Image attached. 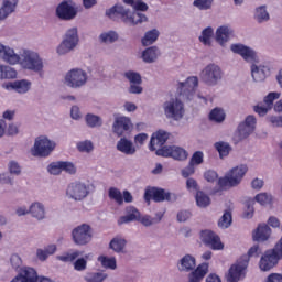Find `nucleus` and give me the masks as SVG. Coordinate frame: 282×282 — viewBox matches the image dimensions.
<instances>
[{
    "label": "nucleus",
    "mask_w": 282,
    "mask_h": 282,
    "mask_svg": "<svg viewBox=\"0 0 282 282\" xmlns=\"http://www.w3.org/2000/svg\"><path fill=\"white\" fill-rule=\"evenodd\" d=\"M230 48L234 54L242 56L247 63H257V53L250 47L243 44H232Z\"/></svg>",
    "instance_id": "nucleus-19"
},
{
    "label": "nucleus",
    "mask_w": 282,
    "mask_h": 282,
    "mask_svg": "<svg viewBox=\"0 0 282 282\" xmlns=\"http://www.w3.org/2000/svg\"><path fill=\"white\" fill-rule=\"evenodd\" d=\"M131 119L127 117H118L113 122L112 131L120 138L121 135H124V133H128V131H131Z\"/></svg>",
    "instance_id": "nucleus-22"
},
{
    "label": "nucleus",
    "mask_w": 282,
    "mask_h": 282,
    "mask_svg": "<svg viewBox=\"0 0 282 282\" xmlns=\"http://www.w3.org/2000/svg\"><path fill=\"white\" fill-rule=\"evenodd\" d=\"M20 64L24 69H30L31 72L43 70V59L32 51H24Z\"/></svg>",
    "instance_id": "nucleus-9"
},
{
    "label": "nucleus",
    "mask_w": 282,
    "mask_h": 282,
    "mask_svg": "<svg viewBox=\"0 0 282 282\" xmlns=\"http://www.w3.org/2000/svg\"><path fill=\"white\" fill-rule=\"evenodd\" d=\"M221 68L218 65L209 64L200 73V78L205 85L215 87L221 80Z\"/></svg>",
    "instance_id": "nucleus-8"
},
{
    "label": "nucleus",
    "mask_w": 282,
    "mask_h": 282,
    "mask_svg": "<svg viewBox=\"0 0 282 282\" xmlns=\"http://www.w3.org/2000/svg\"><path fill=\"white\" fill-rule=\"evenodd\" d=\"M9 171L13 175H19L21 173V166H19V163L11 161L9 164Z\"/></svg>",
    "instance_id": "nucleus-58"
},
{
    "label": "nucleus",
    "mask_w": 282,
    "mask_h": 282,
    "mask_svg": "<svg viewBox=\"0 0 282 282\" xmlns=\"http://www.w3.org/2000/svg\"><path fill=\"white\" fill-rule=\"evenodd\" d=\"M98 261H100V263L104 268H109L110 270H116V268H117L116 258H108L105 256H100L98 258Z\"/></svg>",
    "instance_id": "nucleus-44"
},
{
    "label": "nucleus",
    "mask_w": 282,
    "mask_h": 282,
    "mask_svg": "<svg viewBox=\"0 0 282 282\" xmlns=\"http://www.w3.org/2000/svg\"><path fill=\"white\" fill-rule=\"evenodd\" d=\"M166 118L172 120H182L184 118V104L178 99H172L164 105Z\"/></svg>",
    "instance_id": "nucleus-13"
},
{
    "label": "nucleus",
    "mask_w": 282,
    "mask_h": 282,
    "mask_svg": "<svg viewBox=\"0 0 282 282\" xmlns=\"http://www.w3.org/2000/svg\"><path fill=\"white\" fill-rule=\"evenodd\" d=\"M195 173V165L189 163L185 169L182 170L183 177H191Z\"/></svg>",
    "instance_id": "nucleus-56"
},
{
    "label": "nucleus",
    "mask_w": 282,
    "mask_h": 282,
    "mask_svg": "<svg viewBox=\"0 0 282 282\" xmlns=\"http://www.w3.org/2000/svg\"><path fill=\"white\" fill-rule=\"evenodd\" d=\"M62 164V171H65V173H69V175H74L76 173V166L72 162L67 161H61Z\"/></svg>",
    "instance_id": "nucleus-55"
},
{
    "label": "nucleus",
    "mask_w": 282,
    "mask_h": 282,
    "mask_svg": "<svg viewBox=\"0 0 282 282\" xmlns=\"http://www.w3.org/2000/svg\"><path fill=\"white\" fill-rule=\"evenodd\" d=\"M66 195L70 199H75V202H83V199L89 195V189H87L85 183L73 182L68 184Z\"/></svg>",
    "instance_id": "nucleus-12"
},
{
    "label": "nucleus",
    "mask_w": 282,
    "mask_h": 282,
    "mask_svg": "<svg viewBox=\"0 0 282 282\" xmlns=\"http://www.w3.org/2000/svg\"><path fill=\"white\" fill-rule=\"evenodd\" d=\"M186 186L188 191H197V181L195 178H187Z\"/></svg>",
    "instance_id": "nucleus-63"
},
{
    "label": "nucleus",
    "mask_w": 282,
    "mask_h": 282,
    "mask_svg": "<svg viewBox=\"0 0 282 282\" xmlns=\"http://www.w3.org/2000/svg\"><path fill=\"white\" fill-rule=\"evenodd\" d=\"M260 254L261 248H259V245L251 247L248 251V254L242 256L237 264L230 267L229 273L227 275V282H238L243 274V270L248 268L250 258L254 257L257 259Z\"/></svg>",
    "instance_id": "nucleus-3"
},
{
    "label": "nucleus",
    "mask_w": 282,
    "mask_h": 282,
    "mask_svg": "<svg viewBox=\"0 0 282 282\" xmlns=\"http://www.w3.org/2000/svg\"><path fill=\"white\" fill-rule=\"evenodd\" d=\"M17 78V70L10 66H0V80Z\"/></svg>",
    "instance_id": "nucleus-36"
},
{
    "label": "nucleus",
    "mask_w": 282,
    "mask_h": 282,
    "mask_svg": "<svg viewBox=\"0 0 282 282\" xmlns=\"http://www.w3.org/2000/svg\"><path fill=\"white\" fill-rule=\"evenodd\" d=\"M19 0H4L3 6L0 9V21L8 19V15L12 14Z\"/></svg>",
    "instance_id": "nucleus-27"
},
{
    "label": "nucleus",
    "mask_w": 282,
    "mask_h": 282,
    "mask_svg": "<svg viewBox=\"0 0 282 282\" xmlns=\"http://www.w3.org/2000/svg\"><path fill=\"white\" fill-rule=\"evenodd\" d=\"M126 6H131L135 12H147L149 4L142 0H122Z\"/></svg>",
    "instance_id": "nucleus-31"
},
{
    "label": "nucleus",
    "mask_w": 282,
    "mask_h": 282,
    "mask_svg": "<svg viewBox=\"0 0 282 282\" xmlns=\"http://www.w3.org/2000/svg\"><path fill=\"white\" fill-rule=\"evenodd\" d=\"M106 14L113 21H116L117 17H120L123 23H128V25H139V23H147L149 21L145 14L140 12L131 13L129 9H124V7L120 4H116L110 8L108 11H106Z\"/></svg>",
    "instance_id": "nucleus-2"
},
{
    "label": "nucleus",
    "mask_w": 282,
    "mask_h": 282,
    "mask_svg": "<svg viewBox=\"0 0 282 282\" xmlns=\"http://www.w3.org/2000/svg\"><path fill=\"white\" fill-rule=\"evenodd\" d=\"M199 86V78L197 76H192L184 83H178V94L181 96H191L194 94L195 89Z\"/></svg>",
    "instance_id": "nucleus-21"
},
{
    "label": "nucleus",
    "mask_w": 282,
    "mask_h": 282,
    "mask_svg": "<svg viewBox=\"0 0 282 282\" xmlns=\"http://www.w3.org/2000/svg\"><path fill=\"white\" fill-rule=\"evenodd\" d=\"M195 259L193 256L187 254L181 260L180 270H183L184 272H191V270H195Z\"/></svg>",
    "instance_id": "nucleus-33"
},
{
    "label": "nucleus",
    "mask_w": 282,
    "mask_h": 282,
    "mask_svg": "<svg viewBox=\"0 0 282 282\" xmlns=\"http://www.w3.org/2000/svg\"><path fill=\"white\" fill-rule=\"evenodd\" d=\"M10 261H11V265H12V268H14V270H17V268H20L21 257H19V254H12Z\"/></svg>",
    "instance_id": "nucleus-61"
},
{
    "label": "nucleus",
    "mask_w": 282,
    "mask_h": 282,
    "mask_svg": "<svg viewBox=\"0 0 282 282\" xmlns=\"http://www.w3.org/2000/svg\"><path fill=\"white\" fill-rule=\"evenodd\" d=\"M56 144L52 142L47 137H40L35 140L33 147V155L39 158H47L55 149Z\"/></svg>",
    "instance_id": "nucleus-11"
},
{
    "label": "nucleus",
    "mask_w": 282,
    "mask_h": 282,
    "mask_svg": "<svg viewBox=\"0 0 282 282\" xmlns=\"http://www.w3.org/2000/svg\"><path fill=\"white\" fill-rule=\"evenodd\" d=\"M117 149L118 151H121V153H126V155H133V153H135L133 143L124 138H121L117 143Z\"/></svg>",
    "instance_id": "nucleus-28"
},
{
    "label": "nucleus",
    "mask_w": 282,
    "mask_h": 282,
    "mask_svg": "<svg viewBox=\"0 0 282 282\" xmlns=\"http://www.w3.org/2000/svg\"><path fill=\"white\" fill-rule=\"evenodd\" d=\"M47 171L51 175H61L63 173L61 161L51 163Z\"/></svg>",
    "instance_id": "nucleus-53"
},
{
    "label": "nucleus",
    "mask_w": 282,
    "mask_h": 282,
    "mask_svg": "<svg viewBox=\"0 0 282 282\" xmlns=\"http://www.w3.org/2000/svg\"><path fill=\"white\" fill-rule=\"evenodd\" d=\"M170 135L171 134L164 130L154 132L150 140V151H155V155L161 158H173V160L184 162V160L188 159V152L184 150V148L177 145H164Z\"/></svg>",
    "instance_id": "nucleus-1"
},
{
    "label": "nucleus",
    "mask_w": 282,
    "mask_h": 282,
    "mask_svg": "<svg viewBox=\"0 0 282 282\" xmlns=\"http://www.w3.org/2000/svg\"><path fill=\"white\" fill-rule=\"evenodd\" d=\"M215 149L219 153V158H228L230 155V151H232V148L229 143H226L224 141H219L215 143Z\"/></svg>",
    "instance_id": "nucleus-34"
},
{
    "label": "nucleus",
    "mask_w": 282,
    "mask_h": 282,
    "mask_svg": "<svg viewBox=\"0 0 282 282\" xmlns=\"http://www.w3.org/2000/svg\"><path fill=\"white\" fill-rule=\"evenodd\" d=\"M215 0H194L193 6L198 10H210Z\"/></svg>",
    "instance_id": "nucleus-48"
},
{
    "label": "nucleus",
    "mask_w": 282,
    "mask_h": 282,
    "mask_svg": "<svg viewBox=\"0 0 282 282\" xmlns=\"http://www.w3.org/2000/svg\"><path fill=\"white\" fill-rule=\"evenodd\" d=\"M231 224H232V214L230 212H225L220 220L218 221V226L220 228H229Z\"/></svg>",
    "instance_id": "nucleus-45"
},
{
    "label": "nucleus",
    "mask_w": 282,
    "mask_h": 282,
    "mask_svg": "<svg viewBox=\"0 0 282 282\" xmlns=\"http://www.w3.org/2000/svg\"><path fill=\"white\" fill-rule=\"evenodd\" d=\"M78 45V29L73 28L66 32V36L57 47V54H67Z\"/></svg>",
    "instance_id": "nucleus-10"
},
{
    "label": "nucleus",
    "mask_w": 282,
    "mask_h": 282,
    "mask_svg": "<svg viewBox=\"0 0 282 282\" xmlns=\"http://www.w3.org/2000/svg\"><path fill=\"white\" fill-rule=\"evenodd\" d=\"M191 218V212L183 210L177 214V221H187Z\"/></svg>",
    "instance_id": "nucleus-62"
},
{
    "label": "nucleus",
    "mask_w": 282,
    "mask_h": 282,
    "mask_svg": "<svg viewBox=\"0 0 282 282\" xmlns=\"http://www.w3.org/2000/svg\"><path fill=\"white\" fill-rule=\"evenodd\" d=\"M246 173H248V165L236 166L225 177L219 178L218 184L221 188H226V186H239Z\"/></svg>",
    "instance_id": "nucleus-4"
},
{
    "label": "nucleus",
    "mask_w": 282,
    "mask_h": 282,
    "mask_svg": "<svg viewBox=\"0 0 282 282\" xmlns=\"http://www.w3.org/2000/svg\"><path fill=\"white\" fill-rule=\"evenodd\" d=\"M256 202L261 204V206H267V204H272V195L268 193H260L256 196Z\"/></svg>",
    "instance_id": "nucleus-49"
},
{
    "label": "nucleus",
    "mask_w": 282,
    "mask_h": 282,
    "mask_svg": "<svg viewBox=\"0 0 282 282\" xmlns=\"http://www.w3.org/2000/svg\"><path fill=\"white\" fill-rule=\"evenodd\" d=\"M271 108H269L267 105H257L253 108V111H256V113H259L260 116H265V113H268V111H270Z\"/></svg>",
    "instance_id": "nucleus-57"
},
{
    "label": "nucleus",
    "mask_w": 282,
    "mask_h": 282,
    "mask_svg": "<svg viewBox=\"0 0 282 282\" xmlns=\"http://www.w3.org/2000/svg\"><path fill=\"white\" fill-rule=\"evenodd\" d=\"M228 39H230V29L228 26H220L216 31V41L219 45H224V43H228Z\"/></svg>",
    "instance_id": "nucleus-29"
},
{
    "label": "nucleus",
    "mask_w": 282,
    "mask_h": 282,
    "mask_svg": "<svg viewBox=\"0 0 282 282\" xmlns=\"http://www.w3.org/2000/svg\"><path fill=\"white\" fill-rule=\"evenodd\" d=\"M189 164L194 166H199V164H204V152L196 151L191 158Z\"/></svg>",
    "instance_id": "nucleus-50"
},
{
    "label": "nucleus",
    "mask_w": 282,
    "mask_h": 282,
    "mask_svg": "<svg viewBox=\"0 0 282 282\" xmlns=\"http://www.w3.org/2000/svg\"><path fill=\"white\" fill-rule=\"evenodd\" d=\"M31 83L22 79V80H17L10 84V87L12 89H15V91H18V94H25L28 91H30V87H31Z\"/></svg>",
    "instance_id": "nucleus-30"
},
{
    "label": "nucleus",
    "mask_w": 282,
    "mask_h": 282,
    "mask_svg": "<svg viewBox=\"0 0 282 282\" xmlns=\"http://www.w3.org/2000/svg\"><path fill=\"white\" fill-rule=\"evenodd\" d=\"M126 78L131 83L129 93L130 94H142V76L140 73L129 70L124 74Z\"/></svg>",
    "instance_id": "nucleus-23"
},
{
    "label": "nucleus",
    "mask_w": 282,
    "mask_h": 282,
    "mask_svg": "<svg viewBox=\"0 0 282 282\" xmlns=\"http://www.w3.org/2000/svg\"><path fill=\"white\" fill-rule=\"evenodd\" d=\"M200 239L205 246L212 248V250H224V243L217 234L210 230L200 231Z\"/></svg>",
    "instance_id": "nucleus-17"
},
{
    "label": "nucleus",
    "mask_w": 282,
    "mask_h": 282,
    "mask_svg": "<svg viewBox=\"0 0 282 282\" xmlns=\"http://www.w3.org/2000/svg\"><path fill=\"white\" fill-rule=\"evenodd\" d=\"M78 257H83V251L74 250L72 252H66L63 256L57 257V259L64 263H74V270L83 272L87 270V259H89V256H85L84 258Z\"/></svg>",
    "instance_id": "nucleus-5"
},
{
    "label": "nucleus",
    "mask_w": 282,
    "mask_h": 282,
    "mask_svg": "<svg viewBox=\"0 0 282 282\" xmlns=\"http://www.w3.org/2000/svg\"><path fill=\"white\" fill-rule=\"evenodd\" d=\"M208 274V264H199L195 271L189 274V282H202Z\"/></svg>",
    "instance_id": "nucleus-26"
},
{
    "label": "nucleus",
    "mask_w": 282,
    "mask_h": 282,
    "mask_svg": "<svg viewBox=\"0 0 282 282\" xmlns=\"http://www.w3.org/2000/svg\"><path fill=\"white\" fill-rule=\"evenodd\" d=\"M213 28L208 26L204 29L202 35L199 36L200 43H203L204 45H210V39H213Z\"/></svg>",
    "instance_id": "nucleus-42"
},
{
    "label": "nucleus",
    "mask_w": 282,
    "mask_h": 282,
    "mask_svg": "<svg viewBox=\"0 0 282 282\" xmlns=\"http://www.w3.org/2000/svg\"><path fill=\"white\" fill-rule=\"evenodd\" d=\"M142 58L144 63H154L158 58V47L156 46L148 47L145 51H143Z\"/></svg>",
    "instance_id": "nucleus-35"
},
{
    "label": "nucleus",
    "mask_w": 282,
    "mask_h": 282,
    "mask_svg": "<svg viewBox=\"0 0 282 282\" xmlns=\"http://www.w3.org/2000/svg\"><path fill=\"white\" fill-rule=\"evenodd\" d=\"M65 80L68 87H73L74 89L83 87L87 83V73L83 69L74 68L66 74Z\"/></svg>",
    "instance_id": "nucleus-14"
},
{
    "label": "nucleus",
    "mask_w": 282,
    "mask_h": 282,
    "mask_svg": "<svg viewBox=\"0 0 282 282\" xmlns=\"http://www.w3.org/2000/svg\"><path fill=\"white\" fill-rule=\"evenodd\" d=\"M109 197L110 199H115V202H117V204L119 205L124 204V198L122 197V193H120V191L116 187H111L109 189Z\"/></svg>",
    "instance_id": "nucleus-47"
},
{
    "label": "nucleus",
    "mask_w": 282,
    "mask_h": 282,
    "mask_svg": "<svg viewBox=\"0 0 282 282\" xmlns=\"http://www.w3.org/2000/svg\"><path fill=\"white\" fill-rule=\"evenodd\" d=\"M86 123L91 128L102 127V119L96 115L88 113L86 115Z\"/></svg>",
    "instance_id": "nucleus-41"
},
{
    "label": "nucleus",
    "mask_w": 282,
    "mask_h": 282,
    "mask_svg": "<svg viewBox=\"0 0 282 282\" xmlns=\"http://www.w3.org/2000/svg\"><path fill=\"white\" fill-rule=\"evenodd\" d=\"M209 120L213 122H224L226 120V112L221 108H214L209 113Z\"/></svg>",
    "instance_id": "nucleus-38"
},
{
    "label": "nucleus",
    "mask_w": 282,
    "mask_h": 282,
    "mask_svg": "<svg viewBox=\"0 0 282 282\" xmlns=\"http://www.w3.org/2000/svg\"><path fill=\"white\" fill-rule=\"evenodd\" d=\"M76 14H78V11L72 6L70 0L62 1L56 8V15L62 21H72L76 18Z\"/></svg>",
    "instance_id": "nucleus-15"
},
{
    "label": "nucleus",
    "mask_w": 282,
    "mask_h": 282,
    "mask_svg": "<svg viewBox=\"0 0 282 282\" xmlns=\"http://www.w3.org/2000/svg\"><path fill=\"white\" fill-rule=\"evenodd\" d=\"M204 177L207 182H215L217 180V172L209 170L205 172Z\"/></svg>",
    "instance_id": "nucleus-60"
},
{
    "label": "nucleus",
    "mask_w": 282,
    "mask_h": 282,
    "mask_svg": "<svg viewBox=\"0 0 282 282\" xmlns=\"http://www.w3.org/2000/svg\"><path fill=\"white\" fill-rule=\"evenodd\" d=\"M267 282H282V275L279 273H271L268 276V281Z\"/></svg>",
    "instance_id": "nucleus-64"
},
{
    "label": "nucleus",
    "mask_w": 282,
    "mask_h": 282,
    "mask_svg": "<svg viewBox=\"0 0 282 282\" xmlns=\"http://www.w3.org/2000/svg\"><path fill=\"white\" fill-rule=\"evenodd\" d=\"M130 221H140L143 226H153L155 224V219L151 218V216L141 217L135 207H128L127 215L118 219V225L122 226V224H129Z\"/></svg>",
    "instance_id": "nucleus-7"
},
{
    "label": "nucleus",
    "mask_w": 282,
    "mask_h": 282,
    "mask_svg": "<svg viewBox=\"0 0 282 282\" xmlns=\"http://www.w3.org/2000/svg\"><path fill=\"white\" fill-rule=\"evenodd\" d=\"M196 204L197 206H199V208H206L208 206H210V197H208V195H206L204 192L198 191L196 193Z\"/></svg>",
    "instance_id": "nucleus-37"
},
{
    "label": "nucleus",
    "mask_w": 282,
    "mask_h": 282,
    "mask_svg": "<svg viewBox=\"0 0 282 282\" xmlns=\"http://www.w3.org/2000/svg\"><path fill=\"white\" fill-rule=\"evenodd\" d=\"M159 36L160 32L156 29L148 31L144 37L142 39V45H144V47L153 45V43L158 41Z\"/></svg>",
    "instance_id": "nucleus-32"
},
{
    "label": "nucleus",
    "mask_w": 282,
    "mask_h": 282,
    "mask_svg": "<svg viewBox=\"0 0 282 282\" xmlns=\"http://www.w3.org/2000/svg\"><path fill=\"white\" fill-rule=\"evenodd\" d=\"M0 56L10 65H17L21 61V56L14 53V50L0 44Z\"/></svg>",
    "instance_id": "nucleus-24"
},
{
    "label": "nucleus",
    "mask_w": 282,
    "mask_h": 282,
    "mask_svg": "<svg viewBox=\"0 0 282 282\" xmlns=\"http://www.w3.org/2000/svg\"><path fill=\"white\" fill-rule=\"evenodd\" d=\"M29 213H31L32 217H35V219L45 218V207H43L41 203L32 204L29 210L25 207H20L17 209V215H19V217L28 215Z\"/></svg>",
    "instance_id": "nucleus-20"
},
{
    "label": "nucleus",
    "mask_w": 282,
    "mask_h": 282,
    "mask_svg": "<svg viewBox=\"0 0 282 282\" xmlns=\"http://www.w3.org/2000/svg\"><path fill=\"white\" fill-rule=\"evenodd\" d=\"M100 40L102 41V43H115V41H118V33L113 31L102 33L100 35Z\"/></svg>",
    "instance_id": "nucleus-52"
},
{
    "label": "nucleus",
    "mask_w": 282,
    "mask_h": 282,
    "mask_svg": "<svg viewBox=\"0 0 282 282\" xmlns=\"http://www.w3.org/2000/svg\"><path fill=\"white\" fill-rule=\"evenodd\" d=\"M171 202V193L164 191V188L159 187H149L144 192V200L145 202Z\"/></svg>",
    "instance_id": "nucleus-16"
},
{
    "label": "nucleus",
    "mask_w": 282,
    "mask_h": 282,
    "mask_svg": "<svg viewBox=\"0 0 282 282\" xmlns=\"http://www.w3.org/2000/svg\"><path fill=\"white\" fill-rule=\"evenodd\" d=\"M72 237L76 246H87L94 237V231L88 224H82L73 229Z\"/></svg>",
    "instance_id": "nucleus-6"
},
{
    "label": "nucleus",
    "mask_w": 282,
    "mask_h": 282,
    "mask_svg": "<svg viewBox=\"0 0 282 282\" xmlns=\"http://www.w3.org/2000/svg\"><path fill=\"white\" fill-rule=\"evenodd\" d=\"M77 149L80 153H90V151H94V143L91 141H82L77 143Z\"/></svg>",
    "instance_id": "nucleus-51"
},
{
    "label": "nucleus",
    "mask_w": 282,
    "mask_h": 282,
    "mask_svg": "<svg viewBox=\"0 0 282 282\" xmlns=\"http://www.w3.org/2000/svg\"><path fill=\"white\" fill-rule=\"evenodd\" d=\"M256 19L259 23H263V21H268L270 19V14L268 13V11L265 10V7H259L256 10Z\"/></svg>",
    "instance_id": "nucleus-46"
},
{
    "label": "nucleus",
    "mask_w": 282,
    "mask_h": 282,
    "mask_svg": "<svg viewBox=\"0 0 282 282\" xmlns=\"http://www.w3.org/2000/svg\"><path fill=\"white\" fill-rule=\"evenodd\" d=\"M257 127V118L254 116L249 115L245 122L238 126V138L239 140H246L248 135L254 133V129Z\"/></svg>",
    "instance_id": "nucleus-18"
},
{
    "label": "nucleus",
    "mask_w": 282,
    "mask_h": 282,
    "mask_svg": "<svg viewBox=\"0 0 282 282\" xmlns=\"http://www.w3.org/2000/svg\"><path fill=\"white\" fill-rule=\"evenodd\" d=\"M279 93H270L268 96L264 97V105H267L269 109H272L274 101L279 99Z\"/></svg>",
    "instance_id": "nucleus-54"
},
{
    "label": "nucleus",
    "mask_w": 282,
    "mask_h": 282,
    "mask_svg": "<svg viewBox=\"0 0 282 282\" xmlns=\"http://www.w3.org/2000/svg\"><path fill=\"white\" fill-rule=\"evenodd\" d=\"M251 76L256 83H261V80H265V74L263 70L259 69V66L252 65L251 66Z\"/></svg>",
    "instance_id": "nucleus-43"
},
{
    "label": "nucleus",
    "mask_w": 282,
    "mask_h": 282,
    "mask_svg": "<svg viewBox=\"0 0 282 282\" xmlns=\"http://www.w3.org/2000/svg\"><path fill=\"white\" fill-rule=\"evenodd\" d=\"M107 279V274L102 272H89L85 276L86 282H102Z\"/></svg>",
    "instance_id": "nucleus-40"
},
{
    "label": "nucleus",
    "mask_w": 282,
    "mask_h": 282,
    "mask_svg": "<svg viewBox=\"0 0 282 282\" xmlns=\"http://www.w3.org/2000/svg\"><path fill=\"white\" fill-rule=\"evenodd\" d=\"M270 235H272L270 226L265 224L259 225L253 234V239L254 241H268V239H270Z\"/></svg>",
    "instance_id": "nucleus-25"
},
{
    "label": "nucleus",
    "mask_w": 282,
    "mask_h": 282,
    "mask_svg": "<svg viewBox=\"0 0 282 282\" xmlns=\"http://www.w3.org/2000/svg\"><path fill=\"white\" fill-rule=\"evenodd\" d=\"M268 120L271 122L272 127H282V117L279 116H271L268 118Z\"/></svg>",
    "instance_id": "nucleus-59"
},
{
    "label": "nucleus",
    "mask_w": 282,
    "mask_h": 282,
    "mask_svg": "<svg viewBox=\"0 0 282 282\" xmlns=\"http://www.w3.org/2000/svg\"><path fill=\"white\" fill-rule=\"evenodd\" d=\"M127 246V240L122 238H113L110 241V248L115 252H122L124 250V247Z\"/></svg>",
    "instance_id": "nucleus-39"
}]
</instances>
